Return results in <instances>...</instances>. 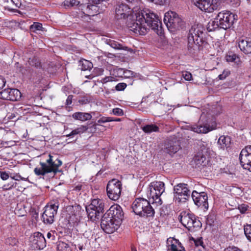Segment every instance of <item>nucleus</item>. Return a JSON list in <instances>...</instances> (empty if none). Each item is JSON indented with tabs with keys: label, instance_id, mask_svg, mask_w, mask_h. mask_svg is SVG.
<instances>
[{
	"label": "nucleus",
	"instance_id": "nucleus-1",
	"mask_svg": "<svg viewBox=\"0 0 251 251\" xmlns=\"http://www.w3.org/2000/svg\"><path fill=\"white\" fill-rule=\"evenodd\" d=\"M116 18L117 20H125L128 18L126 22L127 27L133 32L139 35H145L149 27L155 31L159 34L161 33V22L159 17L149 10H143L135 14V19L130 20L131 8L126 4L121 3L116 6Z\"/></svg>",
	"mask_w": 251,
	"mask_h": 251
},
{
	"label": "nucleus",
	"instance_id": "nucleus-2",
	"mask_svg": "<svg viewBox=\"0 0 251 251\" xmlns=\"http://www.w3.org/2000/svg\"><path fill=\"white\" fill-rule=\"evenodd\" d=\"M204 31V28L201 24H195L192 26L188 35V48L191 51L207 44Z\"/></svg>",
	"mask_w": 251,
	"mask_h": 251
},
{
	"label": "nucleus",
	"instance_id": "nucleus-3",
	"mask_svg": "<svg viewBox=\"0 0 251 251\" xmlns=\"http://www.w3.org/2000/svg\"><path fill=\"white\" fill-rule=\"evenodd\" d=\"M149 201L143 198H136L133 202L132 208L133 212L137 215L142 217L151 218L154 216L155 211L152 204V200L149 198Z\"/></svg>",
	"mask_w": 251,
	"mask_h": 251
},
{
	"label": "nucleus",
	"instance_id": "nucleus-4",
	"mask_svg": "<svg viewBox=\"0 0 251 251\" xmlns=\"http://www.w3.org/2000/svg\"><path fill=\"white\" fill-rule=\"evenodd\" d=\"M49 158L46 162H40V167H37L34 170L37 176H44L46 174L53 173V176L59 172L58 168L62 164V162L56 155L49 154Z\"/></svg>",
	"mask_w": 251,
	"mask_h": 251
},
{
	"label": "nucleus",
	"instance_id": "nucleus-5",
	"mask_svg": "<svg viewBox=\"0 0 251 251\" xmlns=\"http://www.w3.org/2000/svg\"><path fill=\"white\" fill-rule=\"evenodd\" d=\"M216 127L215 117L210 114L202 112L198 124L190 126L189 129L198 133H207L215 129Z\"/></svg>",
	"mask_w": 251,
	"mask_h": 251
},
{
	"label": "nucleus",
	"instance_id": "nucleus-6",
	"mask_svg": "<svg viewBox=\"0 0 251 251\" xmlns=\"http://www.w3.org/2000/svg\"><path fill=\"white\" fill-rule=\"evenodd\" d=\"M108 0H89L87 3L79 5V10L87 16H94L106 7Z\"/></svg>",
	"mask_w": 251,
	"mask_h": 251
},
{
	"label": "nucleus",
	"instance_id": "nucleus-7",
	"mask_svg": "<svg viewBox=\"0 0 251 251\" xmlns=\"http://www.w3.org/2000/svg\"><path fill=\"white\" fill-rule=\"evenodd\" d=\"M178 219L182 225L189 231L195 232L200 229L201 226L200 221L190 212L182 211L178 216Z\"/></svg>",
	"mask_w": 251,
	"mask_h": 251
},
{
	"label": "nucleus",
	"instance_id": "nucleus-8",
	"mask_svg": "<svg viewBox=\"0 0 251 251\" xmlns=\"http://www.w3.org/2000/svg\"><path fill=\"white\" fill-rule=\"evenodd\" d=\"M149 191L147 193L148 198L152 200V205L158 206L162 203L160 198L161 195L165 191V185L162 181L151 182L149 187Z\"/></svg>",
	"mask_w": 251,
	"mask_h": 251
},
{
	"label": "nucleus",
	"instance_id": "nucleus-9",
	"mask_svg": "<svg viewBox=\"0 0 251 251\" xmlns=\"http://www.w3.org/2000/svg\"><path fill=\"white\" fill-rule=\"evenodd\" d=\"M104 203L102 200L94 199L91 203L86 207L88 217L92 221L99 219L104 212Z\"/></svg>",
	"mask_w": 251,
	"mask_h": 251
},
{
	"label": "nucleus",
	"instance_id": "nucleus-10",
	"mask_svg": "<svg viewBox=\"0 0 251 251\" xmlns=\"http://www.w3.org/2000/svg\"><path fill=\"white\" fill-rule=\"evenodd\" d=\"M164 22L168 29L171 32L182 28L184 25L183 22L178 15L172 11L165 14Z\"/></svg>",
	"mask_w": 251,
	"mask_h": 251
},
{
	"label": "nucleus",
	"instance_id": "nucleus-11",
	"mask_svg": "<svg viewBox=\"0 0 251 251\" xmlns=\"http://www.w3.org/2000/svg\"><path fill=\"white\" fill-rule=\"evenodd\" d=\"M122 183L117 179L109 180L106 186V192L108 197L111 200L116 201L121 195Z\"/></svg>",
	"mask_w": 251,
	"mask_h": 251
},
{
	"label": "nucleus",
	"instance_id": "nucleus-12",
	"mask_svg": "<svg viewBox=\"0 0 251 251\" xmlns=\"http://www.w3.org/2000/svg\"><path fill=\"white\" fill-rule=\"evenodd\" d=\"M58 207L59 202L57 201H50L47 204L42 216V221L44 224L50 225L53 223Z\"/></svg>",
	"mask_w": 251,
	"mask_h": 251
},
{
	"label": "nucleus",
	"instance_id": "nucleus-13",
	"mask_svg": "<svg viewBox=\"0 0 251 251\" xmlns=\"http://www.w3.org/2000/svg\"><path fill=\"white\" fill-rule=\"evenodd\" d=\"M237 17L236 15L229 11L225 10L219 12L215 20H218L220 25V28L227 29L232 26L234 21L237 20Z\"/></svg>",
	"mask_w": 251,
	"mask_h": 251
},
{
	"label": "nucleus",
	"instance_id": "nucleus-14",
	"mask_svg": "<svg viewBox=\"0 0 251 251\" xmlns=\"http://www.w3.org/2000/svg\"><path fill=\"white\" fill-rule=\"evenodd\" d=\"M174 192L178 201H185L190 198L191 191L185 183H179L174 187Z\"/></svg>",
	"mask_w": 251,
	"mask_h": 251
},
{
	"label": "nucleus",
	"instance_id": "nucleus-15",
	"mask_svg": "<svg viewBox=\"0 0 251 251\" xmlns=\"http://www.w3.org/2000/svg\"><path fill=\"white\" fill-rule=\"evenodd\" d=\"M121 223L112 219L102 216L101 219L100 226L106 233L111 234L116 230L120 226Z\"/></svg>",
	"mask_w": 251,
	"mask_h": 251
},
{
	"label": "nucleus",
	"instance_id": "nucleus-16",
	"mask_svg": "<svg viewBox=\"0 0 251 251\" xmlns=\"http://www.w3.org/2000/svg\"><path fill=\"white\" fill-rule=\"evenodd\" d=\"M180 138L176 136H170L166 143L165 151L169 154H175L181 148Z\"/></svg>",
	"mask_w": 251,
	"mask_h": 251
},
{
	"label": "nucleus",
	"instance_id": "nucleus-17",
	"mask_svg": "<svg viewBox=\"0 0 251 251\" xmlns=\"http://www.w3.org/2000/svg\"><path fill=\"white\" fill-rule=\"evenodd\" d=\"M239 159L243 168L251 172V146H247L242 150Z\"/></svg>",
	"mask_w": 251,
	"mask_h": 251
},
{
	"label": "nucleus",
	"instance_id": "nucleus-18",
	"mask_svg": "<svg viewBox=\"0 0 251 251\" xmlns=\"http://www.w3.org/2000/svg\"><path fill=\"white\" fill-rule=\"evenodd\" d=\"M31 246L35 250H43L46 247L47 241L43 234L39 232H36L29 238Z\"/></svg>",
	"mask_w": 251,
	"mask_h": 251
},
{
	"label": "nucleus",
	"instance_id": "nucleus-19",
	"mask_svg": "<svg viewBox=\"0 0 251 251\" xmlns=\"http://www.w3.org/2000/svg\"><path fill=\"white\" fill-rule=\"evenodd\" d=\"M103 215L121 224L124 213L122 207L119 205L115 204L112 205Z\"/></svg>",
	"mask_w": 251,
	"mask_h": 251
},
{
	"label": "nucleus",
	"instance_id": "nucleus-20",
	"mask_svg": "<svg viewBox=\"0 0 251 251\" xmlns=\"http://www.w3.org/2000/svg\"><path fill=\"white\" fill-rule=\"evenodd\" d=\"M191 198L194 203L198 207H202L204 209H208V197L205 192L198 193L196 191H193L191 193Z\"/></svg>",
	"mask_w": 251,
	"mask_h": 251
},
{
	"label": "nucleus",
	"instance_id": "nucleus-21",
	"mask_svg": "<svg viewBox=\"0 0 251 251\" xmlns=\"http://www.w3.org/2000/svg\"><path fill=\"white\" fill-rule=\"evenodd\" d=\"M21 97L20 91L17 89H5L0 92V99L11 101H17Z\"/></svg>",
	"mask_w": 251,
	"mask_h": 251
},
{
	"label": "nucleus",
	"instance_id": "nucleus-22",
	"mask_svg": "<svg viewBox=\"0 0 251 251\" xmlns=\"http://www.w3.org/2000/svg\"><path fill=\"white\" fill-rule=\"evenodd\" d=\"M194 4L201 11L210 13L217 9V6L210 0H194Z\"/></svg>",
	"mask_w": 251,
	"mask_h": 251
},
{
	"label": "nucleus",
	"instance_id": "nucleus-23",
	"mask_svg": "<svg viewBox=\"0 0 251 251\" xmlns=\"http://www.w3.org/2000/svg\"><path fill=\"white\" fill-rule=\"evenodd\" d=\"M241 51L246 54H251V39L246 37H241L236 40Z\"/></svg>",
	"mask_w": 251,
	"mask_h": 251
},
{
	"label": "nucleus",
	"instance_id": "nucleus-24",
	"mask_svg": "<svg viewBox=\"0 0 251 251\" xmlns=\"http://www.w3.org/2000/svg\"><path fill=\"white\" fill-rule=\"evenodd\" d=\"M207 162L208 161L206 159V156L199 153L195 155L191 161V164L194 167L201 168V167L205 166Z\"/></svg>",
	"mask_w": 251,
	"mask_h": 251
},
{
	"label": "nucleus",
	"instance_id": "nucleus-25",
	"mask_svg": "<svg viewBox=\"0 0 251 251\" xmlns=\"http://www.w3.org/2000/svg\"><path fill=\"white\" fill-rule=\"evenodd\" d=\"M72 117L75 120L85 122L90 120L92 118V115L89 113L77 112L74 113L72 115Z\"/></svg>",
	"mask_w": 251,
	"mask_h": 251
},
{
	"label": "nucleus",
	"instance_id": "nucleus-26",
	"mask_svg": "<svg viewBox=\"0 0 251 251\" xmlns=\"http://www.w3.org/2000/svg\"><path fill=\"white\" fill-rule=\"evenodd\" d=\"M230 143L231 138L228 136H221L218 141V144L220 146V148L223 150L228 148L230 147Z\"/></svg>",
	"mask_w": 251,
	"mask_h": 251
},
{
	"label": "nucleus",
	"instance_id": "nucleus-27",
	"mask_svg": "<svg viewBox=\"0 0 251 251\" xmlns=\"http://www.w3.org/2000/svg\"><path fill=\"white\" fill-rule=\"evenodd\" d=\"M168 251H185V250L181 243L178 240L175 239V243H172L168 246Z\"/></svg>",
	"mask_w": 251,
	"mask_h": 251
},
{
	"label": "nucleus",
	"instance_id": "nucleus-28",
	"mask_svg": "<svg viewBox=\"0 0 251 251\" xmlns=\"http://www.w3.org/2000/svg\"><path fill=\"white\" fill-rule=\"evenodd\" d=\"M141 129L146 133L150 134L153 132H159V128L156 125L150 124L142 126Z\"/></svg>",
	"mask_w": 251,
	"mask_h": 251
},
{
	"label": "nucleus",
	"instance_id": "nucleus-29",
	"mask_svg": "<svg viewBox=\"0 0 251 251\" xmlns=\"http://www.w3.org/2000/svg\"><path fill=\"white\" fill-rule=\"evenodd\" d=\"M79 66L82 71H90L93 65L91 62L86 59H82L79 61Z\"/></svg>",
	"mask_w": 251,
	"mask_h": 251
},
{
	"label": "nucleus",
	"instance_id": "nucleus-30",
	"mask_svg": "<svg viewBox=\"0 0 251 251\" xmlns=\"http://www.w3.org/2000/svg\"><path fill=\"white\" fill-rule=\"evenodd\" d=\"M220 28V25L218 20H211L207 25V30L208 32L213 31Z\"/></svg>",
	"mask_w": 251,
	"mask_h": 251
},
{
	"label": "nucleus",
	"instance_id": "nucleus-31",
	"mask_svg": "<svg viewBox=\"0 0 251 251\" xmlns=\"http://www.w3.org/2000/svg\"><path fill=\"white\" fill-rule=\"evenodd\" d=\"M83 236L86 239H87L89 241V244H91V242H93L96 239V237L93 231L91 229L86 230L83 234Z\"/></svg>",
	"mask_w": 251,
	"mask_h": 251
},
{
	"label": "nucleus",
	"instance_id": "nucleus-32",
	"mask_svg": "<svg viewBox=\"0 0 251 251\" xmlns=\"http://www.w3.org/2000/svg\"><path fill=\"white\" fill-rule=\"evenodd\" d=\"M58 251H72L69 244L63 242H59L57 246Z\"/></svg>",
	"mask_w": 251,
	"mask_h": 251
},
{
	"label": "nucleus",
	"instance_id": "nucleus-33",
	"mask_svg": "<svg viewBox=\"0 0 251 251\" xmlns=\"http://www.w3.org/2000/svg\"><path fill=\"white\" fill-rule=\"evenodd\" d=\"M244 233L248 240L251 242V225H247L244 226Z\"/></svg>",
	"mask_w": 251,
	"mask_h": 251
},
{
	"label": "nucleus",
	"instance_id": "nucleus-34",
	"mask_svg": "<svg viewBox=\"0 0 251 251\" xmlns=\"http://www.w3.org/2000/svg\"><path fill=\"white\" fill-rule=\"evenodd\" d=\"M237 59L239 60V57L235 54L232 52H229L226 56V59L228 62H235Z\"/></svg>",
	"mask_w": 251,
	"mask_h": 251
},
{
	"label": "nucleus",
	"instance_id": "nucleus-35",
	"mask_svg": "<svg viewBox=\"0 0 251 251\" xmlns=\"http://www.w3.org/2000/svg\"><path fill=\"white\" fill-rule=\"evenodd\" d=\"M79 3V1L77 0H65L64 1V5L67 6H74L78 5Z\"/></svg>",
	"mask_w": 251,
	"mask_h": 251
},
{
	"label": "nucleus",
	"instance_id": "nucleus-36",
	"mask_svg": "<svg viewBox=\"0 0 251 251\" xmlns=\"http://www.w3.org/2000/svg\"><path fill=\"white\" fill-rule=\"evenodd\" d=\"M108 44L113 48L118 50H121L123 49L122 45L113 40H110L108 42Z\"/></svg>",
	"mask_w": 251,
	"mask_h": 251
},
{
	"label": "nucleus",
	"instance_id": "nucleus-37",
	"mask_svg": "<svg viewBox=\"0 0 251 251\" xmlns=\"http://www.w3.org/2000/svg\"><path fill=\"white\" fill-rule=\"evenodd\" d=\"M42 28V25L39 23H34L33 25L30 26V29L32 30L33 32L36 30H40Z\"/></svg>",
	"mask_w": 251,
	"mask_h": 251
},
{
	"label": "nucleus",
	"instance_id": "nucleus-38",
	"mask_svg": "<svg viewBox=\"0 0 251 251\" xmlns=\"http://www.w3.org/2000/svg\"><path fill=\"white\" fill-rule=\"evenodd\" d=\"M126 86L127 85L126 83H119L116 85L115 90L117 91H124L126 88Z\"/></svg>",
	"mask_w": 251,
	"mask_h": 251
},
{
	"label": "nucleus",
	"instance_id": "nucleus-39",
	"mask_svg": "<svg viewBox=\"0 0 251 251\" xmlns=\"http://www.w3.org/2000/svg\"><path fill=\"white\" fill-rule=\"evenodd\" d=\"M5 242L7 245L14 246L17 244L18 241L14 237H9L6 239Z\"/></svg>",
	"mask_w": 251,
	"mask_h": 251
},
{
	"label": "nucleus",
	"instance_id": "nucleus-40",
	"mask_svg": "<svg viewBox=\"0 0 251 251\" xmlns=\"http://www.w3.org/2000/svg\"><path fill=\"white\" fill-rule=\"evenodd\" d=\"M192 239L194 241L196 246L199 247V246H202V247H204L203 242L202 241V237H200L196 239H195L192 237Z\"/></svg>",
	"mask_w": 251,
	"mask_h": 251
},
{
	"label": "nucleus",
	"instance_id": "nucleus-41",
	"mask_svg": "<svg viewBox=\"0 0 251 251\" xmlns=\"http://www.w3.org/2000/svg\"><path fill=\"white\" fill-rule=\"evenodd\" d=\"M230 74V72L228 70H225L222 74L219 75L218 77L220 80L225 79Z\"/></svg>",
	"mask_w": 251,
	"mask_h": 251
},
{
	"label": "nucleus",
	"instance_id": "nucleus-42",
	"mask_svg": "<svg viewBox=\"0 0 251 251\" xmlns=\"http://www.w3.org/2000/svg\"><path fill=\"white\" fill-rule=\"evenodd\" d=\"M16 184L17 183L16 182L12 181L10 183L4 184L3 186V188L4 190H10L12 188L15 187Z\"/></svg>",
	"mask_w": 251,
	"mask_h": 251
},
{
	"label": "nucleus",
	"instance_id": "nucleus-43",
	"mask_svg": "<svg viewBox=\"0 0 251 251\" xmlns=\"http://www.w3.org/2000/svg\"><path fill=\"white\" fill-rule=\"evenodd\" d=\"M16 184L17 183L16 182L12 181L10 183L4 184L3 186V188L4 190H10L12 188L15 187Z\"/></svg>",
	"mask_w": 251,
	"mask_h": 251
},
{
	"label": "nucleus",
	"instance_id": "nucleus-44",
	"mask_svg": "<svg viewBox=\"0 0 251 251\" xmlns=\"http://www.w3.org/2000/svg\"><path fill=\"white\" fill-rule=\"evenodd\" d=\"M16 184L17 183L16 182L12 181L10 183L4 184L3 186V188L4 190H10L12 188L15 187Z\"/></svg>",
	"mask_w": 251,
	"mask_h": 251
},
{
	"label": "nucleus",
	"instance_id": "nucleus-45",
	"mask_svg": "<svg viewBox=\"0 0 251 251\" xmlns=\"http://www.w3.org/2000/svg\"><path fill=\"white\" fill-rule=\"evenodd\" d=\"M88 129L87 126L81 125L79 127L76 128L78 134H81L86 131Z\"/></svg>",
	"mask_w": 251,
	"mask_h": 251
},
{
	"label": "nucleus",
	"instance_id": "nucleus-46",
	"mask_svg": "<svg viewBox=\"0 0 251 251\" xmlns=\"http://www.w3.org/2000/svg\"><path fill=\"white\" fill-rule=\"evenodd\" d=\"M249 206L246 204H242L239 205L238 209L240 210L242 214L245 213L248 210Z\"/></svg>",
	"mask_w": 251,
	"mask_h": 251
},
{
	"label": "nucleus",
	"instance_id": "nucleus-47",
	"mask_svg": "<svg viewBox=\"0 0 251 251\" xmlns=\"http://www.w3.org/2000/svg\"><path fill=\"white\" fill-rule=\"evenodd\" d=\"M182 76L187 81H190L192 78V74L187 71L183 72Z\"/></svg>",
	"mask_w": 251,
	"mask_h": 251
},
{
	"label": "nucleus",
	"instance_id": "nucleus-48",
	"mask_svg": "<svg viewBox=\"0 0 251 251\" xmlns=\"http://www.w3.org/2000/svg\"><path fill=\"white\" fill-rule=\"evenodd\" d=\"M113 121V120L112 118L103 117L98 121V123L99 124L104 123L106 122H112Z\"/></svg>",
	"mask_w": 251,
	"mask_h": 251
},
{
	"label": "nucleus",
	"instance_id": "nucleus-49",
	"mask_svg": "<svg viewBox=\"0 0 251 251\" xmlns=\"http://www.w3.org/2000/svg\"><path fill=\"white\" fill-rule=\"evenodd\" d=\"M47 237L48 239L47 240V242L53 241L55 239V235H54V233H52L50 232L48 233Z\"/></svg>",
	"mask_w": 251,
	"mask_h": 251
},
{
	"label": "nucleus",
	"instance_id": "nucleus-50",
	"mask_svg": "<svg viewBox=\"0 0 251 251\" xmlns=\"http://www.w3.org/2000/svg\"><path fill=\"white\" fill-rule=\"evenodd\" d=\"M124 75L125 77L129 78L134 76V73L130 70H126L124 72Z\"/></svg>",
	"mask_w": 251,
	"mask_h": 251
},
{
	"label": "nucleus",
	"instance_id": "nucleus-51",
	"mask_svg": "<svg viewBox=\"0 0 251 251\" xmlns=\"http://www.w3.org/2000/svg\"><path fill=\"white\" fill-rule=\"evenodd\" d=\"M113 113L114 115L118 116H121L124 114L122 109L119 108H114L113 109Z\"/></svg>",
	"mask_w": 251,
	"mask_h": 251
},
{
	"label": "nucleus",
	"instance_id": "nucleus-52",
	"mask_svg": "<svg viewBox=\"0 0 251 251\" xmlns=\"http://www.w3.org/2000/svg\"><path fill=\"white\" fill-rule=\"evenodd\" d=\"M115 78L113 76H106L101 80L102 83H106L108 82L113 81L114 80Z\"/></svg>",
	"mask_w": 251,
	"mask_h": 251
},
{
	"label": "nucleus",
	"instance_id": "nucleus-53",
	"mask_svg": "<svg viewBox=\"0 0 251 251\" xmlns=\"http://www.w3.org/2000/svg\"><path fill=\"white\" fill-rule=\"evenodd\" d=\"M0 176L2 180H6L10 176L9 174L6 172H0Z\"/></svg>",
	"mask_w": 251,
	"mask_h": 251
},
{
	"label": "nucleus",
	"instance_id": "nucleus-54",
	"mask_svg": "<svg viewBox=\"0 0 251 251\" xmlns=\"http://www.w3.org/2000/svg\"><path fill=\"white\" fill-rule=\"evenodd\" d=\"M224 251H243L236 247H229L226 248Z\"/></svg>",
	"mask_w": 251,
	"mask_h": 251
},
{
	"label": "nucleus",
	"instance_id": "nucleus-55",
	"mask_svg": "<svg viewBox=\"0 0 251 251\" xmlns=\"http://www.w3.org/2000/svg\"><path fill=\"white\" fill-rule=\"evenodd\" d=\"M148 1L152 2L155 4L158 5H163L165 2V0H147Z\"/></svg>",
	"mask_w": 251,
	"mask_h": 251
},
{
	"label": "nucleus",
	"instance_id": "nucleus-56",
	"mask_svg": "<svg viewBox=\"0 0 251 251\" xmlns=\"http://www.w3.org/2000/svg\"><path fill=\"white\" fill-rule=\"evenodd\" d=\"M231 4L234 7H237L240 4V0H230Z\"/></svg>",
	"mask_w": 251,
	"mask_h": 251
},
{
	"label": "nucleus",
	"instance_id": "nucleus-57",
	"mask_svg": "<svg viewBox=\"0 0 251 251\" xmlns=\"http://www.w3.org/2000/svg\"><path fill=\"white\" fill-rule=\"evenodd\" d=\"M73 95H69L67 100H66V105H70V104H72V100H73Z\"/></svg>",
	"mask_w": 251,
	"mask_h": 251
},
{
	"label": "nucleus",
	"instance_id": "nucleus-58",
	"mask_svg": "<svg viewBox=\"0 0 251 251\" xmlns=\"http://www.w3.org/2000/svg\"><path fill=\"white\" fill-rule=\"evenodd\" d=\"M10 177L12 179L15 180H20L22 179V177L21 176H20L18 174H16L13 176H10Z\"/></svg>",
	"mask_w": 251,
	"mask_h": 251
},
{
	"label": "nucleus",
	"instance_id": "nucleus-59",
	"mask_svg": "<svg viewBox=\"0 0 251 251\" xmlns=\"http://www.w3.org/2000/svg\"><path fill=\"white\" fill-rule=\"evenodd\" d=\"M77 134H78L77 132V130L75 129L74 130H72V132L69 134H67L66 135V136L67 137H73V136L75 135H77Z\"/></svg>",
	"mask_w": 251,
	"mask_h": 251
},
{
	"label": "nucleus",
	"instance_id": "nucleus-60",
	"mask_svg": "<svg viewBox=\"0 0 251 251\" xmlns=\"http://www.w3.org/2000/svg\"><path fill=\"white\" fill-rule=\"evenodd\" d=\"M78 102L82 104H84L89 103V100L86 98H83L81 100H79Z\"/></svg>",
	"mask_w": 251,
	"mask_h": 251
},
{
	"label": "nucleus",
	"instance_id": "nucleus-61",
	"mask_svg": "<svg viewBox=\"0 0 251 251\" xmlns=\"http://www.w3.org/2000/svg\"><path fill=\"white\" fill-rule=\"evenodd\" d=\"M82 187V185L80 184H78L74 186L73 190L76 191H79L81 190Z\"/></svg>",
	"mask_w": 251,
	"mask_h": 251
},
{
	"label": "nucleus",
	"instance_id": "nucleus-62",
	"mask_svg": "<svg viewBox=\"0 0 251 251\" xmlns=\"http://www.w3.org/2000/svg\"><path fill=\"white\" fill-rule=\"evenodd\" d=\"M11 1L17 7H19L21 5V2L19 0H11Z\"/></svg>",
	"mask_w": 251,
	"mask_h": 251
},
{
	"label": "nucleus",
	"instance_id": "nucleus-63",
	"mask_svg": "<svg viewBox=\"0 0 251 251\" xmlns=\"http://www.w3.org/2000/svg\"><path fill=\"white\" fill-rule=\"evenodd\" d=\"M6 81L4 78L0 79V89L3 88L5 85Z\"/></svg>",
	"mask_w": 251,
	"mask_h": 251
},
{
	"label": "nucleus",
	"instance_id": "nucleus-64",
	"mask_svg": "<svg viewBox=\"0 0 251 251\" xmlns=\"http://www.w3.org/2000/svg\"><path fill=\"white\" fill-rule=\"evenodd\" d=\"M126 1L128 2L129 3H134L135 2H137L138 1V0H126Z\"/></svg>",
	"mask_w": 251,
	"mask_h": 251
}]
</instances>
